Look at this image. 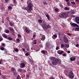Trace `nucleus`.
Returning a JSON list of instances; mask_svg holds the SVG:
<instances>
[{
	"mask_svg": "<svg viewBox=\"0 0 79 79\" xmlns=\"http://www.w3.org/2000/svg\"><path fill=\"white\" fill-rule=\"evenodd\" d=\"M27 8L26 7L23 6L22 7L23 9V10H27V11H31L32 10L33 4L29 1H27Z\"/></svg>",
	"mask_w": 79,
	"mask_h": 79,
	"instance_id": "nucleus-1",
	"label": "nucleus"
},
{
	"mask_svg": "<svg viewBox=\"0 0 79 79\" xmlns=\"http://www.w3.org/2000/svg\"><path fill=\"white\" fill-rule=\"evenodd\" d=\"M51 60H52V64L55 66L61 63V61L58 58H56L52 57L51 58Z\"/></svg>",
	"mask_w": 79,
	"mask_h": 79,
	"instance_id": "nucleus-2",
	"label": "nucleus"
},
{
	"mask_svg": "<svg viewBox=\"0 0 79 79\" xmlns=\"http://www.w3.org/2000/svg\"><path fill=\"white\" fill-rule=\"evenodd\" d=\"M71 69L70 68H69L68 69V71H69V74H68V77H69V78L73 79L75 76V75L73 73V71H71Z\"/></svg>",
	"mask_w": 79,
	"mask_h": 79,
	"instance_id": "nucleus-3",
	"label": "nucleus"
},
{
	"mask_svg": "<svg viewBox=\"0 0 79 79\" xmlns=\"http://www.w3.org/2000/svg\"><path fill=\"white\" fill-rule=\"evenodd\" d=\"M70 24L71 26L77 27L75 28V31H79V26L78 24L75 23H70Z\"/></svg>",
	"mask_w": 79,
	"mask_h": 79,
	"instance_id": "nucleus-4",
	"label": "nucleus"
},
{
	"mask_svg": "<svg viewBox=\"0 0 79 79\" xmlns=\"http://www.w3.org/2000/svg\"><path fill=\"white\" fill-rule=\"evenodd\" d=\"M41 26L44 31L47 30L48 29L50 28L51 27L50 24H48V25H47L46 24H42L41 25Z\"/></svg>",
	"mask_w": 79,
	"mask_h": 79,
	"instance_id": "nucleus-5",
	"label": "nucleus"
},
{
	"mask_svg": "<svg viewBox=\"0 0 79 79\" xmlns=\"http://www.w3.org/2000/svg\"><path fill=\"white\" fill-rule=\"evenodd\" d=\"M59 16L60 18H67L69 16V15L67 13H62L59 15Z\"/></svg>",
	"mask_w": 79,
	"mask_h": 79,
	"instance_id": "nucleus-6",
	"label": "nucleus"
},
{
	"mask_svg": "<svg viewBox=\"0 0 79 79\" xmlns=\"http://www.w3.org/2000/svg\"><path fill=\"white\" fill-rule=\"evenodd\" d=\"M64 41L65 43H68V39L67 37L64 36Z\"/></svg>",
	"mask_w": 79,
	"mask_h": 79,
	"instance_id": "nucleus-7",
	"label": "nucleus"
},
{
	"mask_svg": "<svg viewBox=\"0 0 79 79\" xmlns=\"http://www.w3.org/2000/svg\"><path fill=\"white\" fill-rule=\"evenodd\" d=\"M25 66V64L24 63H21L20 64V67L21 68H24Z\"/></svg>",
	"mask_w": 79,
	"mask_h": 79,
	"instance_id": "nucleus-8",
	"label": "nucleus"
},
{
	"mask_svg": "<svg viewBox=\"0 0 79 79\" xmlns=\"http://www.w3.org/2000/svg\"><path fill=\"white\" fill-rule=\"evenodd\" d=\"M75 21L77 24H79V17H76L75 18Z\"/></svg>",
	"mask_w": 79,
	"mask_h": 79,
	"instance_id": "nucleus-9",
	"label": "nucleus"
},
{
	"mask_svg": "<svg viewBox=\"0 0 79 79\" xmlns=\"http://www.w3.org/2000/svg\"><path fill=\"white\" fill-rule=\"evenodd\" d=\"M24 29L25 31L27 33V34H29L30 32V31L29 30H28L27 27H25Z\"/></svg>",
	"mask_w": 79,
	"mask_h": 79,
	"instance_id": "nucleus-10",
	"label": "nucleus"
},
{
	"mask_svg": "<svg viewBox=\"0 0 79 79\" xmlns=\"http://www.w3.org/2000/svg\"><path fill=\"white\" fill-rule=\"evenodd\" d=\"M64 52L63 51H60V50H59L57 51V53L59 55H62L64 53Z\"/></svg>",
	"mask_w": 79,
	"mask_h": 79,
	"instance_id": "nucleus-11",
	"label": "nucleus"
},
{
	"mask_svg": "<svg viewBox=\"0 0 79 79\" xmlns=\"http://www.w3.org/2000/svg\"><path fill=\"white\" fill-rule=\"evenodd\" d=\"M76 58L75 57H73L70 58V60L71 61H75L76 60Z\"/></svg>",
	"mask_w": 79,
	"mask_h": 79,
	"instance_id": "nucleus-12",
	"label": "nucleus"
},
{
	"mask_svg": "<svg viewBox=\"0 0 79 79\" xmlns=\"http://www.w3.org/2000/svg\"><path fill=\"white\" fill-rule=\"evenodd\" d=\"M8 28L10 32L13 31H14V30L13 27H9Z\"/></svg>",
	"mask_w": 79,
	"mask_h": 79,
	"instance_id": "nucleus-13",
	"label": "nucleus"
},
{
	"mask_svg": "<svg viewBox=\"0 0 79 79\" xmlns=\"http://www.w3.org/2000/svg\"><path fill=\"white\" fill-rule=\"evenodd\" d=\"M11 70L12 71V73H13L14 75V73L15 71V68L13 67H12L11 68Z\"/></svg>",
	"mask_w": 79,
	"mask_h": 79,
	"instance_id": "nucleus-14",
	"label": "nucleus"
},
{
	"mask_svg": "<svg viewBox=\"0 0 79 79\" xmlns=\"http://www.w3.org/2000/svg\"><path fill=\"white\" fill-rule=\"evenodd\" d=\"M69 45H68L67 44H64V47L65 48H69Z\"/></svg>",
	"mask_w": 79,
	"mask_h": 79,
	"instance_id": "nucleus-15",
	"label": "nucleus"
},
{
	"mask_svg": "<svg viewBox=\"0 0 79 79\" xmlns=\"http://www.w3.org/2000/svg\"><path fill=\"white\" fill-rule=\"evenodd\" d=\"M58 35H59V38H60L62 35L63 34H62V33H61V32H58Z\"/></svg>",
	"mask_w": 79,
	"mask_h": 79,
	"instance_id": "nucleus-16",
	"label": "nucleus"
},
{
	"mask_svg": "<svg viewBox=\"0 0 79 79\" xmlns=\"http://www.w3.org/2000/svg\"><path fill=\"white\" fill-rule=\"evenodd\" d=\"M57 37V35L56 34H54L53 36L52 37V39H55Z\"/></svg>",
	"mask_w": 79,
	"mask_h": 79,
	"instance_id": "nucleus-17",
	"label": "nucleus"
},
{
	"mask_svg": "<svg viewBox=\"0 0 79 79\" xmlns=\"http://www.w3.org/2000/svg\"><path fill=\"white\" fill-rule=\"evenodd\" d=\"M25 49H26L27 51H29L30 47L28 46H27L25 47Z\"/></svg>",
	"mask_w": 79,
	"mask_h": 79,
	"instance_id": "nucleus-18",
	"label": "nucleus"
},
{
	"mask_svg": "<svg viewBox=\"0 0 79 79\" xmlns=\"http://www.w3.org/2000/svg\"><path fill=\"white\" fill-rule=\"evenodd\" d=\"M45 39V35H42V38H41V40H44Z\"/></svg>",
	"mask_w": 79,
	"mask_h": 79,
	"instance_id": "nucleus-19",
	"label": "nucleus"
},
{
	"mask_svg": "<svg viewBox=\"0 0 79 79\" xmlns=\"http://www.w3.org/2000/svg\"><path fill=\"white\" fill-rule=\"evenodd\" d=\"M15 71L14 73V76H17L18 75V73H16V70L15 69Z\"/></svg>",
	"mask_w": 79,
	"mask_h": 79,
	"instance_id": "nucleus-20",
	"label": "nucleus"
},
{
	"mask_svg": "<svg viewBox=\"0 0 79 79\" xmlns=\"http://www.w3.org/2000/svg\"><path fill=\"white\" fill-rule=\"evenodd\" d=\"M18 71L20 73H22V69L21 68H19L18 70Z\"/></svg>",
	"mask_w": 79,
	"mask_h": 79,
	"instance_id": "nucleus-21",
	"label": "nucleus"
},
{
	"mask_svg": "<svg viewBox=\"0 0 79 79\" xmlns=\"http://www.w3.org/2000/svg\"><path fill=\"white\" fill-rule=\"evenodd\" d=\"M64 10H69V7H65L64 8Z\"/></svg>",
	"mask_w": 79,
	"mask_h": 79,
	"instance_id": "nucleus-22",
	"label": "nucleus"
},
{
	"mask_svg": "<svg viewBox=\"0 0 79 79\" xmlns=\"http://www.w3.org/2000/svg\"><path fill=\"white\" fill-rule=\"evenodd\" d=\"M1 45L4 47H5L6 46V44L4 43H2L1 44Z\"/></svg>",
	"mask_w": 79,
	"mask_h": 79,
	"instance_id": "nucleus-23",
	"label": "nucleus"
},
{
	"mask_svg": "<svg viewBox=\"0 0 79 79\" xmlns=\"http://www.w3.org/2000/svg\"><path fill=\"white\" fill-rule=\"evenodd\" d=\"M65 73L66 76H68V70H66L64 71Z\"/></svg>",
	"mask_w": 79,
	"mask_h": 79,
	"instance_id": "nucleus-24",
	"label": "nucleus"
},
{
	"mask_svg": "<svg viewBox=\"0 0 79 79\" xmlns=\"http://www.w3.org/2000/svg\"><path fill=\"white\" fill-rule=\"evenodd\" d=\"M13 1V3H14V4H17V2L16 0H12Z\"/></svg>",
	"mask_w": 79,
	"mask_h": 79,
	"instance_id": "nucleus-25",
	"label": "nucleus"
},
{
	"mask_svg": "<svg viewBox=\"0 0 79 79\" xmlns=\"http://www.w3.org/2000/svg\"><path fill=\"white\" fill-rule=\"evenodd\" d=\"M2 36L3 37H4V38H6L7 37L6 35V34H3Z\"/></svg>",
	"mask_w": 79,
	"mask_h": 79,
	"instance_id": "nucleus-26",
	"label": "nucleus"
},
{
	"mask_svg": "<svg viewBox=\"0 0 79 79\" xmlns=\"http://www.w3.org/2000/svg\"><path fill=\"white\" fill-rule=\"evenodd\" d=\"M43 4L44 5H47L48 3L46 1H45V2H43Z\"/></svg>",
	"mask_w": 79,
	"mask_h": 79,
	"instance_id": "nucleus-27",
	"label": "nucleus"
},
{
	"mask_svg": "<svg viewBox=\"0 0 79 79\" xmlns=\"http://www.w3.org/2000/svg\"><path fill=\"white\" fill-rule=\"evenodd\" d=\"M46 16L47 18L48 19V20L49 19L50 17H49V16L48 14H47L46 15Z\"/></svg>",
	"mask_w": 79,
	"mask_h": 79,
	"instance_id": "nucleus-28",
	"label": "nucleus"
},
{
	"mask_svg": "<svg viewBox=\"0 0 79 79\" xmlns=\"http://www.w3.org/2000/svg\"><path fill=\"white\" fill-rule=\"evenodd\" d=\"M67 6H71L70 4V2H69V1H68V2H67Z\"/></svg>",
	"mask_w": 79,
	"mask_h": 79,
	"instance_id": "nucleus-29",
	"label": "nucleus"
},
{
	"mask_svg": "<svg viewBox=\"0 0 79 79\" xmlns=\"http://www.w3.org/2000/svg\"><path fill=\"white\" fill-rule=\"evenodd\" d=\"M21 79L20 77V75H19V74H18V76H17V79Z\"/></svg>",
	"mask_w": 79,
	"mask_h": 79,
	"instance_id": "nucleus-30",
	"label": "nucleus"
},
{
	"mask_svg": "<svg viewBox=\"0 0 79 79\" xmlns=\"http://www.w3.org/2000/svg\"><path fill=\"white\" fill-rule=\"evenodd\" d=\"M41 52L42 53H43V54H45V50H42L41 51Z\"/></svg>",
	"mask_w": 79,
	"mask_h": 79,
	"instance_id": "nucleus-31",
	"label": "nucleus"
},
{
	"mask_svg": "<svg viewBox=\"0 0 79 79\" xmlns=\"http://www.w3.org/2000/svg\"><path fill=\"white\" fill-rule=\"evenodd\" d=\"M2 77V78H3V79H6V76L4 75H2V74H1Z\"/></svg>",
	"mask_w": 79,
	"mask_h": 79,
	"instance_id": "nucleus-32",
	"label": "nucleus"
},
{
	"mask_svg": "<svg viewBox=\"0 0 79 79\" xmlns=\"http://www.w3.org/2000/svg\"><path fill=\"white\" fill-rule=\"evenodd\" d=\"M38 21L39 23H42V20H41V19H39Z\"/></svg>",
	"mask_w": 79,
	"mask_h": 79,
	"instance_id": "nucleus-33",
	"label": "nucleus"
},
{
	"mask_svg": "<svg viewBox=\"0 0 79 79\" xmlns=\"http://www.w3.org/2000/svg\"><path fill=\"white\" fill-rule=\"evenodd\" d=\"M8 8H9V9H10V10H12V6H9Z\"/></svg>",
	"mask_w": 79,
	"mask_h": 79,
	"instance_id": "nucleus-34",
	"label": "nucleus"
},
{
	"mask_svg": "<svg viewBox=\"0 0 79 79\" xmlns=\"http://www.w3.org/2000/svg\"><path fill=\"white\" fill-rule=\"evenodd\" d=\"M55 10L56 11V12H58V9H57V8H55Z\"/></svg>",
	"mask_w": 79,
	"mask_h": 79,
	"instance_id": "nucleus-35",
	"label": "nucleus"
},
{
	"mask_svg": "<svg viewBox=\"0 0 79 79\" xmlns=\"http://www.w3.org/2000/svg\"><path fill=\"white\" fill-rule=\"evenodd\" d=\"M15 50L16 52H18L19 51V50L18 49V48H15Z\"/></svg>",
	"mask_w": 79,
	"mask_h": 79,
	"instance_id": "nucleus-36",
	"label": "nucleus"
},
{
	"mask_svg": "<svg viewBox=\"0 0 79 79\" xmlns=\"http://www.w3.org/2000/svg\"><path fill=\"white\" fill-rule=\"evenodd\" d=\"M8 40H12L13 39L11 37H8Z\"/></svg>",
	"mask_w": 79,
	"mask_h": 79,
	"instance_id": "nucleus-37",
	"label": "nucleus"
},
{
	"mask_svg": "<svg viewBox=\"0 0 79 79\" xmlns=\"http://www.w3.org/2000/svg\"><path fill=\"white\" fill-rule=\"evenodd\" d=\"M6 33H9V32H10L9 30H8V29L7 30H6Z\"/></svg>",
	"mask_w": 79,
	"mask_h": 79,
	"instance_id": "nucleus-38",
	"label": "nucleus"
},
{
	"mask_svg": "<svg viewBox=\"0 0 79 79\" xmlns=\"http://www.w3.org/2000/svg\"><path fill=\"white\" fill-rule=\"evenodd\" d=\"M61 47H62V48L64 47V44H61Z\"/></svg>",
	"mask_w": 79,
	"mask_h": 79,
	"instance_id": "nucleus-39",
	"label": "nucleus"
},
{
	"mask_svg": "<svg viewBox=\"0 0 79 79\" xmlns=\"http://www.w3.org/2000/svg\"><path fill=\"white\" fill-rule=\"evenodd\" d=\"M9 24L10 25V26H11V27H12L13 26V24H12V23H9Z\"/></svg>",
	"mask_w": 79,
	"mask_h": 79,
	"instance_id": "nucleus-40",
	"label": "nucleus"
},
{
	"mask_svg": "<svg viewBox=\"0 0 79 79\" xmlns=\"http://www.w3.org/2000/svg\"><path fill=\"white\" fill-rule=\"evenodd\" d=\"M16 40H17V41L18 42H19L20 41V40H19V39H17Z\"/></svg>",
	"mask_w": 79,
	"mask_h": 79,
	"instance_id": "nucleus-41",
	"label": "nucleus"
},
{
	"mask_svg": "<svg viewBox=\"0 0 79 79\" xmlns=\"http://www.w3.org/2000/svg\"><path fill=\"white\" fill-rule=\"evenodd\" d=\"M1 50L4 51V47H2L1 48Z\"/></svg>",
	"mask_w": 79,
	"mask_h": 79,
	"instance_id": "nucleus-42",
	"label": "nucleus"
},
{
	"mask_svg": "<svg viewBox=\"0 0 79 79\" xmlns=\"http://www.w3.org/2000/svg\"><path fill=\"white\" fill-rule=\"evenodd\" d=\"M18 37H20V38H21L22 37V36L20 34H18Z\"/></svg>",
	"mask_w": 79,
	"mask_h": 79,
	"instance_id": "nucleus-43",
	"label": "nucleus"
},
{
	"mask_svg": "<svg viewBox=\"0 0 79 79\" xmlns=\"http://www.w3.org/2000/svg\"><path fill=\"white\" fill-rule=\"evenodd\" d=\"M26 77H27V79L28 78V79H29V74H27V75H26Z\"/></svg>",
	"mask_w": 79,
	"mask_h": 79,
	"instance_id": "nucleus-44",
	"label": "nucleus"
},
{
	"mask_svg": "<svg viewBox=\"0 0 79 79\" xmlns=\"http://www.w3.org/2000/svg\"><path fill=\"white\" fill-rule=\"evenodd\" d=\"M59 49V47H56V50H58Z\"/></svg>",
	"mask_w": 79,
	"mask_h": 79,
	"instance_id": "nucleus-45",
	"label": "nucleus"
},
{
	"mask_svg": "<svg viewBox=\"0 0 79 79\" xmlns=\"http://www.w3.org/2000/svg\"><path fill=\"white\" fill-rule=\"evenodd\" d=\"M71 4H75L76 2H73V1H72V2H71Z\"/></svg>",
	"mask_w": 79,
	"mask_h": 79,
	"instance_id": "nucleus-46",
	"label": "nucleus"
},
{
	"mask_svg": "<svg viewBox=\"0 0 79 79\" xmlns=\"http://www.w3.org/2000/svg\"><path fill=\"white\" fill-rule=\"evenodd\" d=\"M29 55V53H27L25 54L26 56H28Z\"/></svg>",
	"mask_w": 79,
	"mask_h": 79,
	"instance_id": "nucleus-47",
	"label": "nucleus"
},
{
	"mask_svg": "<svg viewBox=\"0 0 79 79\" xmlns=\"http://www.w3.org/2000/svg\"><path fill=\"white\" fill-rule=\"evenodd\" d=\"M67 34L68 35H69V36H71L72 35L71 34L69 33H68Z\"/></svg>",
	"mask_w": 79,
	"mask_h": 79,
	"instance_id": "nucleus-48",
	"label": "nucleus"
},
{
	"mask_svg": "<svg viewBox=\"0 0 79 79\" xmlns=\"http://www.w3.org/2000/svg\"><path fill=\"white\" fill-rule=\"evenodd\" d=\"M36 36V35L35 34H33V37L34 38H35V37Z\"/></svg>",
	"mask_w": 79,
	"mask_h": 79,
	"instance_id": "nucleus-49",
	"label": "nucleus"
},
{
	"mask_svg": "<svg viewBox=\"0 0 79 79\" xmlns=\"http://www.w3.org/2000/svg\"><path fill=\"white\" fill-rule=\"evenodd\" d=\"M2 40H3L2 38H0V42H1V41H2Z\"/></svg>",
	"mask_w": 79,
	"mask_h": 79,
	"instance_id": "nucleus-50",
	"label": "nucleus"
},
{
	"mask_svg": "<svg viewBox=\"0 0 79 79\" xmlns=\"http://www.w3.org/2000/svg\"><path fill=\"white\" fill-rule=\"evenodd\" d=\"M66 55V54H65V53H64V54H63V56H65Z\"/></svg>",
	"mask_w": 79,
	"mask_h": 79,
	"instance_id": "nucleus-51",
	"label": "nucleus"
},
{
	"mask_svg": "<svg viewBox=\"0 0 79 79\" xmlns=\"http://www.w3.org/2000/svg\"><path fill=\"white\" fill-rule=\"evenodd\" d=\"M48 63H49V64H50V65H51V66H52V64L50 63V61H48Z\"/></svg>",
	"mask_w": 79,
	"mask_h": 79,
	"instance_id": "nucleus-52",
	"label": "nucleus"
},
{
	"mask_svg": "<svg viewBox=\"0 0 79 79\" xmlns=\"http://www.w3.org/2000/svg\"><path fill=\"white\" fill-rule=\"evenodd\" d=\"M22 49L23 50V52H25V49H24V48H22Z\"/></svg>",
	"mask_w": 79,
	"mask_h": 79,
	"instance_id": "nucleus-53",
	"label": "nucleus"
},
{
	"mask_svg": "<svg viewBox=\"0 0 79 79\" xmlns=\"http://www.w3.org/2000/svg\"><path fill=\"white\" fill-rule=\"evenodd\" d=\"M14 31H13L11 32V34H12V35H14V33L13 32Z\"/></svg>",
	"mask_w": 79,
	"mask_h": 79,
	"instance_id": "nucleus-54",
	"label": "nucleus"
},
{
	"mask_svg": "<svg viewBox=\"0 0 79 79\" xmlns=\"http://www.w3.org/2000/svg\"><path fill=\"white\" fill-rule=\"evenodd\" d=\"M76 46L77 47H79V45H78V44H77V45H76Z\"/></svg>",
	"mask_w": 79,
	"mask_h": 79,
	"instance_id": "nucleus-55",
	"label": "nucleus"
},
{
	"mask_svg": "<svg viewBox=\"0 0 79 79\" xmlns=\"http://www.w3.org/2000/svg\"><path fill=\"white\" fill-rule=\"evenodd\" d=\"M2 23H4V20H2Z\"/></svg>",
	"mask_w": 79,
	"mask_h": 79,
	"instance_id": "nucleus-56",
	"label": "nucleus"
},
{
	"mask_svg": "<svg viewBox=\"0 0 79 79\" xmlns=\"http://www.w3.org/2000/svg\"><path fill=\"white\" fill-rule=\"evenodd\" d=\"M50 79H54V78L53 77H51L50 78Z\"/></svg>",
	"mask_w": 79,
	"mask_h": 79,
	"instance_id": "nucleus-57",
	"label": "nucleus"
},
{
	"mask_svg": "<svg viewBox=\"0 0 79 79\" xmlns=\"http://www.w3.org/2000/svg\"><path fill=\"white\" fill-rule=\"evenodd\" d=\"M67 52H68V53H70V51H68Z\"/></svg>",
	"mask_w": 79,
	"mask_h": 79,
	"instance_id": "nucleus-58",
	"label": "nucleus"
},
{
	"mask_svg": "<svg viewBox=\"0 0 79 79\" xmlns=\"http://www.w3.org/2000/svg\"><path fill=\"white\" fill-rule=\"evenodd\" d=\"M72 14H73H73H75L74 12H72Z\"/></svg>",
	"mask_w": 79,
	"mask_h": 79,
	"instance_id": "nucleus-59",
	"label": "nucleus"
},
{
	"mask_svg": "<svg viewBox=\"0 0 79 79\" xmlns=\"http://www.w3.org/2000/svg\"><path fill=\"white\" fill-rule=\"evenodd\" d=\"M66 2H68V1H69V0H65Z\"/></svg>",
	"mask_w": 79,
	"mask_h": 79,
	"instance_id": "nucleus-60",
	"label": "nucleus"
},
{
	"mask_svg": "<svg viewBox=\"0 0 79 79\" xmlns=\"http://www.w3.org/2000/svg\"><path fill=\"white\" fill-rule=\"evenodd\" d=\"M6 2H8V0H5Z\"/></svg>",
	"mask_w": 79,
	"mask_h": 79,
	"instance_id": "nucleus-61",
	"label": "nucleus"
},
{
	"mask_svg": "<svg viewBox=\"0 0 79 79\" xmlns=\"http://www.w3.org/2000/svg\"><path fill=\"white\" fill-rule=\"evenodd\" d=\"M7 20H9V18H7Z\"/></svg>",
	"mask_w": 79,
	"mask_h": 79,
	"instance_id": "nucleus-62",
	"label": "nucleus"
},
{
	"mask_svg": "<svg viewBox=\"0 0 79 79\" xmlns=\"http://www.w3.org/2000/svg\"><path fill=\"white\" fill-rule=\"evenodd\" d=\"M34 44H36V42H34Z\"/></svg>",
	"mask_w": 79,
	"mask_h": 79,
	"instance_id": "nucleus-63",
	"label": "nucleus"
},
{
	"mask_svg": "<svg viewBox=\"0 0 79 79\" xmlns=\"http://www.w3.org/2000/svg\"><path fill=\"white\" fill-rule=\"evenodd\" d=\"M76 1H77V2H78L79 0H76Z\"/></svg>",
	"mask_w": 79,
	"mask_h": 79,
	"instance_id": "nucleus-64",
	"label": "nucleus"
}]
</instances>
